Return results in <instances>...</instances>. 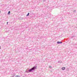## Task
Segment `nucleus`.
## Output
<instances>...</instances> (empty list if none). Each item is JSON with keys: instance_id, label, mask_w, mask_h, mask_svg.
<instances>
[{"instance_id": "f257e3e1", "label": "nucleus", "mask_w": 77, "mask_h": 77, "mask_svg": "<svg viewBox=\"0 0 77 77\" xmlns=\"http://www.w3.org/2000/svg\"><path fill=\"white\" fill-rule=\"evenodd\" d=\"M35 67H34L33 68L29 70V72H31V71H32V70H34V69H35Z\"/></svg>"}, {"instance_id": "f03ea898", "label": "nucleus", "mask_w": 77, "mask_h": 77, "mask_svg": "<svg viewBox=\"0 0 77 77\" xmlns=\"http://www.w3.org/2000/svg\"><path fill=\"white\" fill-rule=\"evenodd\" d=\"M62 69V70H65V67H62L61 68Z\"/></svg>"}, {"instance_id": "7ed1b4c3", "label": "nucleus", "mask_w": 77, "mask_h": 77, "mask_svg": "<svg viewBox=\"0 0 77 77\" xmlns=\"http://www.w3.org/2000/svg\"><path fill=\"white\" fill-rule=\"evenodd\" d=\"M62 43L61 42H57V44H62Z\"/></svg>"}, {"instance_id": "20e7f679", "label": "nucleus", "mask_w": 77, "mask_h": 77, "mask_svg": "<svg viewBox=\"0 0 77 77\" xmlns=\"http://www.w3.org/2000/svg\"><path fill=\"white\" fill-rule=\"evenodd\" d=\"M10 13H11V11H9L8 12V15H9V14H10Z\"/></svg>"}, {"instance_id": "39448f33", "label": "nucleus", "mask_w": 77, "mask_h": 77, "mask_svg": "<svg viewBox=\"0 0 77 77\" xmlns=\"http://www.w3.org/2000/svg\"><path fill=\"white\" fill-rule=\"evenodd\" d=\"M15 77H20V76H19V75H16Z\"/></svg>"}, {"instance_id": "423d86ee", "label": "nucleus", "mask_w": 77, "mask_h": 77, "mask_svg": "<svg viewBox=\"0 0 77 77\" xmlns=\"http://www.w3.org/2000/svg\"><path fill=\"white\" fill-rule=\"evenodd\" d=\"M29 13H28L26 16H29Z\"/></svg>"}, {"instance_id": "0eeeda50", "label": "nucleus", "mask_w": 77, "mask_h": 77, "mask_svg": "<svg viewBox=\"0 0 77 77\" xmlns=\"http://www.w3.org/2000/svg\"><path fill=\"white\" fill-rule=\"evenodd\" d=\"M49 68H51V66H50L49 67Z\"/></svg>"}, {"instance_id": "6e6552de", "label": "nucleus", "mask_w": 77, "mask_h": 77, "mask_svg": "<svg viewBox=\"0 0 77 77\" xmlns=\"http://www.w3.org/2000/svg\"><path fill=\"white\" fill-rule=\"evenodd\" d=\"M8 24V22H7V24Z\"/></svg>"}, {"instance_id": "1a4fd4ad", "label": "nucleus", "mask_w": 77, "mask_h": 77, "mask_svg": "<svg viewBox=\"0 0 77 77\" xmlns=\"http://www.w3.org/2000/svg\"><path fill=\"white\" fill-rule=\"evenodd\" d=\"M0 49H1V47L0 46Z\"/></svg>"}, {"instance_id": "9d476101", "label": "nucleus", "mask_w": 77, "mask_h": 77, "mask_svg": "<svg viewBox=\"0 0 77 77\" xmlns=\"http://www.w3.org/2000/svg\"><path fill=\"white\" fill-rule=\"evenodd\" d=\"M1 13V11H0V14Z\"/></svg>"}]
</instances>
